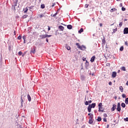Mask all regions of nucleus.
<instances>
[{"instance_id":"nucleus-1","label":"nucleus","mask_w":128,"mask_h":128,"mask_svg":"<svg viewBox=\"0 0 128 128\" xmlns=\"http://www.w3.org/2000/svg\"><path fill=\"white\" fill-rule=\"evenodd\" d=\"M102 110V103L100 102L98 104V112H104V110Z\"/></svg>"},{"instance_id":"nucleus-2","label":"nucleus","mask_w":128,"mask_h":128,"mask_svg":"<svg viewBox=\"0 0 128 128\" xmlns=\"http://www.w3.org/2000/svg\"><path fill=\"white\" fill-rule=\"evenodd\" d=\"M79 48L81 50H86V47L84 45H82V46H79Z\"/></svg>"},{"instance_id":"nucleus-3","label":"nucleus","mask_w":128,"mask_h":128,"mask_svg":"<svg viewBox=\"0 0 128 128\" xmlns=\"http://www.w3.org/2000/svg\"><path fill=\"white\" fill-rule=\"evenodd\" d=\"M116 108V104H113L112 108H111V111L114 112Z\"/></svg>"},{"instance_id":"nucleus-4","label":"nucleus","mask_w":128,"mask_h":128,"mask_svg":"<svg viewBox=\"0 0 128 128\" xmlns=\"http://www.w3.org/2000/svg\"><path fill=\"white\" fill-rule=\"evenodd\" d=\"M124 34H128V28H125L124 30Z\"/></svg>"},{"instance_id":"nucleus-5","label":"nucleus","mask_w":128,"mask_h":128,"mask_svg":"<svg viewBox=\"0 0 128 128\" xmlns=\"http://www.w3.org/2000/svg\"><path fill=\"white\" fill-rule=\"evenodd\" d=\"M40 38H46V34H42L40 36Z\"/></svg>"},{"instance_id":"nucleus-6","label":"nucleus","mask_w":128,"mask_h":128,"mask_svg":"<svg viewBox=\"0 0 128 128\" xmlns=\"http://www.w3.org/2000/svg\"><path fill=\"white\" fill-rule=\"evenodd\" d=\"M116 76V72H114L112 73V78H114Z\"/></svg>"},{"instance_id":"nucleus-7","label":"nucleus","mask_w":128,"mask_h":128,"mask_svg":"<svg viewBox=\"0 0 128 128\" xmlns=\"http://www.w3.org/2000/svg\"><path fill=\"white\" fill-rule=\"evenodd\" d=\"M94 60H96V56H94L90 59L91 62H94Z\"/></svg>"},{"instance_id":"nucleus-8","label":"nucleus","mask_w":128,"mask_h":128,"mask_svg":"<svg viewBox=\"0 0 128 128\" xmlns=\"http://www.w3.org/2000/svg\"><path fill=\"white\" fill-rule=\"evenodd\" d=\"M92 108L90 106V104H89L88 108V112H92Z\"/></svg>"},{"instance_id":"nucleus-9","label":"nucleus","mask_w":128,"mask_h":128,"mask_svg":"<svg viewBox=\"0 0 128 128\" xmlns=\"http://www.w3.org/2000/svg\"><path fill=\"white\" fill-rule=\"evenodd\" d=\"M28 100V102H31L32 101V98H30V96L28 94L27 96Z\"/></svg>"},{"instance_id":"nucleus-10","label":"nucleus","mask_w":128,"mask_h":128,"mask_svg":"<svg viewBox=\"0 0 128 128\" xmlns=\"http://www.w3.org/2000/svg\"><path fill=\"white\" fill-rule=\"evenodd\" d=\"M67 28H68V30H72V26L70 24L67 26Z\"/></svg>"},{"instance_id":"nucleus-11","label":"nucleus","mask_w":128,"mask_h":128,"mask_svg":"<svg viewBox=\"0 0 128 128\" xmlns=\"http://www.w3.org/2000/svg\"><path fill=\"white\" fill-rule=\"evenodd\" d=\"M58 28H60L61 30H64V28L62 26H59Z\"/></svg>"},{"instance_id":"nucleus-12","label":"nucleus","mask_w":128,"mask_h":128,"mask_svg":"<svg viewBox=\"0 0 128 128\" xmlns=\"http://www.w3.org/2000/svg\"><path fill=\"white\" fill-rule=\"evenodd\" d=\"M65 48H66V50H70V47L68 46V44H66L65 46Z\"/></svg>"},{"instance_id":"nucleus-13","label":"nucleus","mask_w":128,"mask_h":128,"mask_svg":"<svg viewBox=\"0 0 128 128\" xmlns=\"http://www.w3.org/2000/svg\"><path fill=\"white\" fill-rule=\"evenodd\" d=\"M40 18H42L44 17L46 18V16H44V14H40V16H39Z\"/></svg>"},{"instance_id":"nucleus-14","label":"nucleus","mask_w":128,"mask_h":128,"mask_svg":"<svg viewBox=\"0 0 128 128\" xmlns=\"http://www.w3.org/2000/svg\"><path fill=\"white\" fill-rule=\"evenodd\" d=\"M90 106L94 108H96V103H92V104H90Z\"/></svg>"},{"instance_id":"nucleus-15","label":"nucleus","mask_w":128,"mask_h":128,"mask_svg":"<svg viewBox=\"0 0 128 128\" xmlns=\"http://www.w3.org/2000/svg\"><path fill=\"white\" fill-rule=\"evenodd\" d=\"M23 10H24V14H26V13L28 12V8H24Z\"/></svg>"},{"instance_id":"nucleus-16","label":"nucleus","mask_w":128,"mask_h":128,"mask_svg":"<svg viewBox=\"0 0 128 128\" xmlns=\"http://www.w3.org/2000/svg\"><path fill=\"white\" fill-rule=\"evenodd\" d=\"M119 88H120V92H124V88H122V86H120Z\"/></svg>"},{"instance_id":"nucleus-17","label":"nucleus","mask_w":128,"mask_h":128,"mask_svg":"<svg viewBox=\"0 0 128 128\" xmlns=\"http://www.w3.org/2000/svg\"><path fill=\"white\" fill-rule=\"evenodd\" d=\"M120 70H123L124 72H126V67H124V66L121 67Z\"/></svg>"},{"instance_id":"nucleus-18","label":"nucleus","mask_w":128,"mask_h":128,"mask_svg":"<svg viewBox=\"0 0 128 128\" xmlns=\"http://www.w3.org/2000/svg\"><path fill=\"white\" fill-rule=\"evenodd\" d=\"M85 78H86V77H84V76L82 75L80 76V79L82 80H84Z\"/></svg>"},{"instance_id":"nucleus-19","label":"nucleus","mask_w":128,"mask_h":128,"mask_svg":"<svg viewBox=\"0 0 128 128\" xmlns=\"http://www.w3.org/2000/svg\"><path fill=\"white\" fill-rule=\"evenodd\" d=\"M117 110L118 112H120V110H122V109L120 108V106H117Z\"/></svg>"},{"instance_id":"nucleus-20","label":"nucleus","mask_w":128,"mask_h":128,"mask_svg":"<svg viewBox=\"0 0 128 128\" xmlns=\"http://www.w3.org/2000/svg\"><path fill=\"white\" fill-rule=\"evenodd\" d=\"M84 32V28H81L79 30L78 32H79V34H80L81 32Z\"/></svg>"},{"instance_id":"nucleus-21","label":"nucleus","mask_w":128,"mask_h":128,"mask_svg":"<svg viewBox=\"0 0 128 128\" xmlns=\"http://www.w3.org/2000/svg\"><path fill=\"white\" fill-rule=\"evenodd\" d=\"M92 122H94V121H92V119H90V120H89V124H92Z\"/></svg>"},{"instance_id":"nucleus-22","label":"nucleus","mask_w":128,"mask_h":128,"mask_svg":"<svg viewBox=\"0 0 128 128\" xmlns=\"http://www.w3.org/2000/svg\"><path fill=\"white\" fill-rule=\"evenodd\" d=\"M35 50H34V49L32 50V48L30 51L31 54H34V52H36Z\"/></svg>"},{"instance_id":"nucleus-23","label":"nucleus","mask_w":128,"mask_h":128,"mask_svg":"<svg viewBox=\"0 0 128 128\" xmlns=\"http://www.w3.org/2000/svg\"><path fill=\"white\" fill-rule=\"evenodd\" d=\"M125 103L126 104H128V98H126Z\"/></svg>"},{"instance_id":"nucleus-24","label":"nucleus","mask_w":128,"mask_h":128,"mask_svg":"<svg viewBox=\"0 0 128 128\" xmlns=\"http://www.w3.org/2000/svg\"><path fill=\"white\" fill-rule=\"evenodd\" d=\"M121 106H122V108H126V104L124 103H122L121 104Z\"/></svg>"},{"instance_id":"nucleus-25","label":"nucleus","mask_w":128,"mask_h":128,"mask_svg":"<svg viewBox=\"0 0 128 128\" xmlns=\"http://www.w3.org/2000/svg\"><path fill=\"white\" fill-rule=\"evenodd\" d=\"M120 52H122V50H124V46H122L120 48Z\"/></svg>"},{"instance_id":"nucleus-26","label":"nucleus","mask_w":128,"mask_h":128,"mask_svg":"<svg viewBox=\"0 0 128 128\" xmlns=\"http://www.w3.org/2000/svg\"><path fill=\"white\" fill-rule=\"evenodd\" d=\"M98 122H100L102 120V118L101 117H98L97 119Z\"/></svg>"},{"instance_id":"nucleus-27","label":"nucleus","mask_w":128,"mask_h":128,"mask_svg":"<svg viewBox=\"0 0 128 128\" xmlns=\"http://www.w3.org/2000/svg\"><path fill=\"white\" fill-rule=\"evenodd\" d=\"M118 31V28H115L113 30V32H112V34H114V32H116Z\"/></svg>"},{"instance_id":"nucleus-28","label":"nucleus","mask_w":128,"mask_h":128,"mask_svg":"<svg viewBox=\"0 0 128 128\" xmlns=\"http://www.w3.org/2000/svg\"><path fill=\"white\" fill-rule=\"evenodd\" d=\"M40 8H45L44 4H41Z\"/></svg>"},{"instance_id":"nucleus-29","label":"nucleus","mask_w":128,"mask_h":128,"mask_svg":"<svg viewBox=\"0 0 128 128\" xmlns=\"http://www.w3.org/2000/svg\"><path fill=\"white\" fill-rule=\"evenodd\" d=\"M27 16H28V15H24L22 17V18H26Z\"/></svg>"},{"instance_id":"nucleus-30","label":"nucleus","mask_w":128,"mask_h":128,"mask_svg":"<svg viewBox=\"0 0 128 128\" xmlns=\"http://www.w3.org/2000/svg\"><path fill=\"white\" fill-rule=\"evenodd\" d=\"M90 120H92L94 118V114H91L90 116Z\"/></svg>"},{"instance_id":"nucleus-31","label":"nucleus","mask_w":128,"mask_h":128,"mask_svg":"<svg viewBox=\"0 0 128 128\" xmlns=\"http://www.w3.org/2000/svg\"><path fill=\"white\" fill-rule=\"evenodd\" d=\"M124 122H128V118H124Z\"/></svg>"},{"instance_id":"nucleus-32","label":"nucleus","mask_w":128,"mask_h":128,"mask_svg":"<svg viewBox=\"0 0 128 128\" xmlns=\"http://www.w3.org/2000/svg\"><path fill=\"white\" fill-rule=\"evenodd\" d=\"M122 97L124 98H126V96L124 94H122Z\"/></svg>"},{"instance_id":"nucleus-33","label":"nucleus","mask_w":128,"mask_h":128,"mask_svg":"<svg viewBox=\"0 0 128 128\" xmlns=\"http://www.w3.org/2000/svg\"><path fill=\"white\" fill-rule=\"evenodd\" d=\"M24 96L26 97V94H24V95H23V96H21L22 102H23V100H22V98H24Z\"/></svg>"},{"instance_id":"nucleus-34","label":"nucleus","mask_w":128,"mask_h":128,"mask_svg":"<svg viewBox=\"0 0 128 128\" xmlns=\"http://www.w3.org/2000/svg\"><path fill=\"white\" fill-rule=\"evenodd\" d=\"M122 10L123 12H124V10H126V8H124V7H122Z\"/></svg>"},{"instance_id":"nucleus-35","label":"nucleus","mask_w":128,"mask_h":128,"mask_svg":"<svg viewBox=\"0 0 128 128\" xmlns=\"http://www.w3.org/2000/svg\"><path fill=\"white\" fill-rule=\"evenodd\" d=\"M22 52L20 51V52H18V55H19V56H22Z\"/></svg>"},{"instance_id":"nucleus-36","label":"nucleus","mask_w":128,"mask_h":128,"mask_svg":"<svg viewBox=\"0 0 128 128\" xmlns=\"http://www.w3.org/2000/svg\"><path fill=\"white\" fill-rule=\"evenodd\" d=\"M85 104H86V106H88V102L86 101V102H85Z\"/></svg>"},{"instance_id":"nucleus-37","label":"nucleus","mask_w":128,"mask_h":128,"mask_svg":"<svg viewBox=\"0 0 128 128\" xmlns=\"http://www.w3.org/2000/svg\"><path fill=\"white\" fill-rule=\"evenodd\" d=\"M90 6L89 4H85V8H88V6Z\"/></svg>"},{"instance_id":"nucleus-38","label":"nucleus","mask_w":128,"mask_h":128,"mask_svg":"<svg viewBox=\"0 0 128 128\" xmlns=\"http://www.w3.org/2000/svg\"><path fill=\"white\" fill-rule=\"evenodd\" d=\"M76 46H77L78 48H79V46H80V44H78V43H76Z\"/></svg>"},{"instance_id":"nucleus-39","label":"nucleus","mask_w":128,"mask_h":128,"mask_svg":"<svg viewBox=\"0 0 128 128\" xmlns=\"http://www.w3.org/2000/svg\"><path fill=\"white\" fill-rule=\"evenodd\" d=\"M58 14V12L55 13L54 14H53L52 16L54 18L56 15Z\"/></svg>"},{"instance_id":"nucleus-40","label":"nucleus","mask_w":128,"mask_h":128,"mask_svg":"<svg viewBox=\"0 0 128 128\" xmlns=\"http://www.w3.org/2000/svg\"><path fill=\"white\" fill-rule=\"evenodd\" d=\"M50 36H52V35L46 34V38H50Z\"/></svg>"},{"instance_id":"nucleus-41","label":"nucleus","mask_w":128,"mask_h":128,"mask_svg":"<svg viewBox=\"0 0 128 128\" xmlns=\"http://www.w3.org/2000/svg\"><path fill=\"white\" fill-rule=\"evenodd\" d=\"M18 40H22V36H18Z\"/></svg>"},{"instance_id":"nucleus-42","label":"nucleus","mask_w":128,"mask_h":128,"mask_svg":"<svg viewBox=\"0 0 128 128\" xmlns=\"http://www.w3.org/2000/svg\"><path fill=\"white\" fill-rule=\"evenodd\" d=\"M104 118H106V116H108V114H104Z\"/></svg>"},{"instance_id":"nucleus-43","label":"nucleus","mask_w":128,"mask_h":128,"mask_svg":"<svg viewBox=\"0 0 128 128\" xmlns=\"http://www.w3.org/2000/svg\"><path fill=\"white\" fill-rule=\"evenodd\" d=\"M22 38H23L24 40H26V36H22Z\"/></svg>"},{"instance_id":"nucleus-44","label":"nucleus","mask_w":128,"mask_h":128,"mask_svg":"<svg viewBox=\"0 0 128 128\" xmlns=\"http://www.w3.org/2000/svg\"><path fill=\"white\" fill-rule=\"evenodd\" d=\"M122 26V22H120L119 24V26L120 28Z\"/></svg>"},{"instance_id":"nucleus-45","label":"nucleus","mask_w":128,"mask_h":128,"mask_svg":"<svg viewBox=\"0 0 128 128\" xmlns=\"http://www.w3.org/2000/svg\"><path fill=\"white\" fill-rule=\"evenodd\" d=\"M114 8H112L111 10H110V12H114Z\"/></svg>"},{"instance_id":"nucleus-46","label":"nucleus","mask_w":128,"mask_h":128,"mask_svg":"<svg viewBox=\"0 0 128 128\" xmlns=\"http://www.w3.org/2000/svg\"><path fill=\"white\" fill-rule=\"evenodd\" d=\"M112 82H109V86H112Z\"/></svg>"},{"instance_id":"nucleus-47","label":"nucleus","mask_w":128,"mask_h":128,"mask_svg":"<svg viewBox=\"0 0 128 128\" xmlns=\"http://www.w3.org/2000/svg\"><path fill=\"white\" fill-rule=\"evenodd\" d=\"M16 2L14 5V9L16 10Z\"/></svg>"},{"instance_id":"nucleus-48","label":"nucleus","mask_w":128,"mask_h":128,"mask_svg":"<svg viewBox=\"0 0 128 128\" xmlns=\"http://www.w3.org/2000/svg\"><path fill=\"white\" fill-rule=\"evenodd\" d=\"M117 106H120V102L118 104Z\"/></svg>"},{"instance_id":"nucleus-49","label":"nucleus","mask_w":128,"mask_h":128,"mask_svg":"<svg viewBox=\"0 0 128 128\" xmlns=\"http://www.w3.org/2000/svg\"><path fill=\"white\" fill-rule=\"evenodd\" d=\"M104 122H106V118H104Z\"/></svg>"},{"instance_id":"nucleus-50","label":"nucleus","mask_w":128,"mask_h":128,"mask_svg":"<svg viewBox=\"0 0 128 128\" xmlns=\"http://www.w3.org/2000/svg\"><path fill=\"white\" fill-rule=\"evenodd\" d=\"M124 44H126V46H128V42H126L125 43H124Z\"/></svg>"},{"instance_id":"nucleus-51","label":"nucleus","mask_w":128,"mask_h":128,"mask_svg":"<svg viewBox=\"0 0 128 128\" xmlns=\"http://www.w3.org/2000/svg\"><path fill=\"white\" fill-rule=\"evenodd\" d=\"M48 30H50V26H48Z\"/></svg>"},{"instance_id":"nucleus-52","label":"nucleus","mask_w":128,"mask_h":128,"mask_svg":"<svg viewBox=\"0 0 128 128\" xmlns=\"http://www.w3.org/2000/svg\"><path fill=\"white\" fill-rule=\"evenodd\" d=\"M88 104H92V100L88 101Z\"/></svg>"},{"instance_id":"nucleus-53","label":"nucleus","mask_w":128,"mask_h":128,"mask_svg":"<svg viewBox=\"0 0 128 128\" xmlns=\"http://www.w3.org/2000/svg\"><path fill=\"white\" fill-rule=\"evenodd\" d=\"M46 42H48V38H46Z\"/></svg>"},{"instance_id":"nucleus-54","label":"nucleus","mask_w":128,"mask_h":128,"mask_svg":"<svg viewBox=\"0 0 128 128\" xmlns=\"http://www.w3.org/2000/svg\"><path fill=\"white\" fill-rule=\"evenodd\" d=\"M100 26H102V24L100 23Z\"/></svg>"},{"instance_id":"nucleus-55","label":"nucleus","mask_w":128,"mask_h":128,"mask_svg":"<svg viewBox=\"0 0 128 128\" xmlns=\"http://www.w3.org/2000/svg\"><path fill=\"white\" fill-rule=\"evenodd\" d=\"M92 114H90V113L88 114V116H90V115H92Z\"/></svg>"},{"instance_id":"nucleus-56","label":"nucleus","mask_w":128,"mask_h":128,"mask_svg":"<svg viewBox=\"0 0 128 128\" xmlns=\"http://www.w3.org/2000/svg\"><path fill=\"white\" fill-rule=\"evenodd\" d=\"M109 126H110V125L108 124V125H107V128H108Z\"/></svg>"},{"instance_id":"nucleus-57","label":"nucleus","mask_w":128,"mask_h":128,"mask_svg":"<svg viewBox=\"0 0 128 128\" xmlns=\"http://www.w3.org/2000/svg\"><path fill=\"white\" fill-rule=\"evenodd\" d=\"M24 44H26V40H24Z\"/></svg>"},{"instance_id":"nucleus-58","label":"nucleus","mask_w":128,"mask_h":128,"mask_svg":"<svg viewBox=\"0 0 128 128\" xmlns=\"http://www.w3.org/2000/svg\"><path fill=\"white\" fill-rule=\"evenodd\" d=\"M86 64H88V61H86Z\"/></svg>"},{"instance_id":"nucleus-59","label":"nucleus","mask_w":128,"mask_h":128,"mask_svg":"<svg viewBox=\"0 0 128 128\" xmlns=\"http://www.w3.org/2000/svg\"><path fill=\"white\" fill-rule=\"evenodd\" d=\"M120 6H122V4H120Z\"/></svg>"},{"instance_id":"nucleus-60","label":"nucleus","mask_w":128,"mask_h":128,"mask_svg":"<svg viewBox=\"0 0 128 128\" xmlns=\"http://www.w3.org/2000/svg\"><path fill=\"white\" fill-rule=\"evenodd\" d=\"M52 6H54V4H53V5Z\"/></svg>"},{"instance_id":"nucleus-61","label":"nucleus","mask_w":128,"mask_h":128,"mask_svg":"<svg viewBox=\"0 0 128 128\" xmlns=\"http://www.w3.org/2000/svg\"><path fill=\"white\" fill-rule=\"evenodd\" d=\"M40 2H42V0H39Z\"/></svg>"},{"instance_id":"nucleus-62","label":"nucleus","mask_w":128,"mask_h":128,"mask_svg":"<svg viewBox=\"0 0 128 128\" xmlns=\"http://www.w3.org/2000/svg\"><path fill=\"white\" fill-rule=\"evenodd\" d=\"M118 2H120V0H116Z\"/></svg>"},{"instance_id":"nucleus-63","label":"nucleus","mask_w":128,"mask_h":128,"mask_svg":"<svg viewBox=\"0 0 128 128\" xmlns=\"http://www.w3.org/2000/svg\"><path fill=\"white\" fill-rule=\"evenodd\" d=\"M95 34H93V36H94Z\"/></svg>"},{"instance_id":"nucleus-64","label":"nucleus","mask_w":128,"mask_h":128,"mask_svg":"<svg viewBox=\"0 0 128 128\" xmlns=\"http://www.w3.org/2000/svg\"><path fill=\"white\" fill-rule=\"evenodd\" d=\"M14 34H16V31L14 32Z\"/></svg>"}]
</instances>
